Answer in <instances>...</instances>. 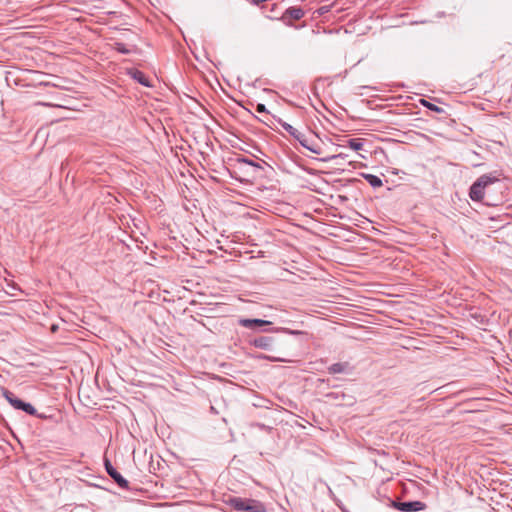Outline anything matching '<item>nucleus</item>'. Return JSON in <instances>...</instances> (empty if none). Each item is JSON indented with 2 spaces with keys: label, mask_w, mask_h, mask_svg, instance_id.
Returning a JSON list of instances; mask_svg holds the SVG:
<instances>
[{
  "label": "nucleus",
  "mask_w": 512,
  "mask_h": 512,
  "mask_svg": "<svg viewBox=\"0 0 512 512\" xmlns=\"http://www.w3.org/2000/svg\"><path fill=\"white\" fill-rule=\"evenodd\" d=\"M499 182V179L492 174H483L471 185L469 197L474 202H484L486 189Z\"/></svg>",
  "instance_id": "f257e3e1"
},
{
  "label": "nucleus",
  "mask_w": 512,
  "mask_h": 512,
  "mask_svg": "<svg viewBox=\"0 0 512 512\" xmlns=\"http://www.w3.org/2000/svg\"><path fill=\"white\" fill-rule=\"evenodd\" d=\"M279 123L287 133H289L301 144V146H303L304 148H306L307 150L311 151L314 154L321 153V147L312 138H309L305 133L299 131L298 129L294 128L292 125L285 121L280 120Z\"/></svg>",
  "instance_id": "f03ea898"
},
{
  "label": "nucleus",
  "mask_w": 512,
  "mask_h": 512,
  "mask_svg": "<svg viewBox=\"0 0 512 512\" xmlns=\"http://www.w3.org/2000/svg\"><path fill=\"white\" fill-rule=\"evenodd\" d=\"M392 506L402 512H417L422 511L426 508V504L422 501H407L397 502L393 501Z\"/></svg>",
  "instance_id": "7ed1b4c3"
},
{
  "label": "nucleus",
  "mask_w": 512,
  "mask_h": 512,
  "mask_svg": "<svg viewBox=\"0 0 512 512\" xmlns=\"http://www.w3.org/2000/svg\"><path fill=\"white\" fill-rule=\"evenodd\" d=\"M104 466L107 474L115 481V483L120 488H128V481L116 470V468L107 458L104 459Z\"/></svg>",
  "instance_id": "20e7f679"
},
{
  "label": "nucleus",
  "mask_w": 512,
  "mask_h": 512,
  "mask_svg": "<svg viewBox=\"0 0 512 512\" xmlns=\"http://www.w3.org/2000/svg\"><path fill=\"white\" fill-rule=\"evenodd\" d=\"M330 401H335L337 405H352L354 403L353 396L346 395L343 392H330L325 395Z\"/></svg>",
  "instance_id": "39448f33"
},
{
  "label": "nucleus",
  "mask_w": 512,
  "mask_h": 512,
  "mask_svg": "<svg viewBox=\"0 0 512 512\" xmlns=\"http://www.w3.org/2000/svg\"><path fill=\"white\" fill-rule=\"evenodd\" d=\"M304 16V10L300 7H290L282 15L285 23L291 25L293 21L300 20Z\"/></svg>",
  "instance_id": "423d86ee"
},
{
  "label": "nucleus",
  "mask_w": 512,
  "mask_h": 512,
  "mask_svg": "<svg viewBox=\"0 0 512 512\" xmlns=\"http://www.w3.org/2000/svg\"><path fill=\"white\" fill-rule=\"evenodd\" d=\"M329 374H346L353 373L354 367L349 362H337L330 365L328 368Z\"/></svg>",
  "instance_id": "0eeeda50"
},
{
  "label": "nucleus",
  "mask_w": 512,
  "mask_h": 512,
  "mask_svg": "<svg viewBox=\"0 0 512 512\" xmlns=\"http://www.w3.org/2000/svg\"><path fill=\"white\" fill-rule=\"evenodd\" d=\"M239 325L248 329H259L264 326H269L272 322L263 319H249V318H241L239 319Z\"/></svg>",
  "instance_id": "6e6552de"
},
{
  "label": "nucleus",
  "mask_w": 512,
  "mask_h": 512,
  "mask_svg": "<svg viewBox=\"0 0 512 512\" xmlns=\"http://www.w3.org/2000/svg\"><path fill=\"white\" fill-rule=\"evenodd\" d=\"M274 338L271 336H260L251 341V345L263 350H272Z\"/></svg>",
  "instance_id": "1a4fd4ad"
},
{
  "label": "nucleus",
  "mask_w": 512,
  "mask_h": 512,
  "mask_svg": "<svg viewBox=\"0 0 512 512\" xmlns=\"http://www.w3.org/2000/svg\"><path fill=\"white\" fill-rule=\"evenodd\" d=\"M2 396L13 406L15 409L20 410L24 401L15 397V395L9 390L2 388Z\"/></svg>",
  "instance_id": "9d476101"
},
{
  "label": "nucleus",
  "mask_w": 512,
  "mask_h": 512,
  "mask_svg": "<svg viewBox=\"0 0 512 512\" xmlns=\"http://www.w3.org/2000/svg\"><path fill=\"white\" fill-rule=\"evenodd\" d=\"M113 48L122 54H134L138 52V48L134 44H124L121 42H115Z\"/></svg>",
  "instance_id": "9b49d317"
},
{
  "label": "nucleus",
  "mask_w": 512,
  "mask_h": 512,
  "mask_svg": "<svg viewBox=\"0 0 512 512\" xmlns=\"http://www.w3.org/2000/svg\"><path fill=\"white\" fill-rule=\"evenodd\" d=\"M248 500L249 499H243V498H240V497H231L227 501V504L231 508H233L235 511L244 512L245 506H246Z\"/></svg>",
  "instance_id": "f8f14e48"
},
{
  "label": "nucleus",
  "mask_w": 512,
  "mask_h": 512,
  "mask_svg": "<svg viewBox=\"0 0 512 512\" xmlns=\"http://www.w3.org/2000/svg\"><path fill=\"white\" fill-rule=\"evenodd\" d=\"M244 512H266L264 505L257 500L249 499Z\"/></svg>",
  "instance_id": "ddd939ff"
},
{
  "label": "nucleus",
  "mask_w": 512,
  "mask_h": 512,
  "mask_svg": "<svg viewBox=\"0 0 512 512\" xmlns=\"http://www.w3.org/2000/svg\"><path fill=\"white\" fill-rule=\"evenodd\" d=\"M128 74L135 80H137L140 84L149 87L150 83L148 82L147 77L144 75L143 72L137 70V69H130L128 71Z\"/></svg>",
  "instance_id": "4468645a"
},
{
  "label": "nucleus",
  "mask_w": 512,
  "mask_h": 512,
  "mask_svg": "<svg viewBox=\"0 0 512 512\" xmlns=\"http://www.w3.org/2000/svg\"><path fill=\"white\" fill-rule=\"evenodd\" d=\"M362 177L373 187V188H379L383 185V182L380 177L369 174V173H362Z\"/></svg>",
  "instance_id": "2eb2a0df"
},
{
  "label": "nucleus",
  "mask_w": 512,
  "mask_h": 512,
  "mask_svg": "<svg viewBox=\"0 0 512 512\" xmlns=\"http://www.w3.org/2000/svg\"><path fill=\"white\" fill-rule=\"evenodd\" d=\"M420 103L423 107L433 111V112H436V113H444V109L429 102L428 100H425V99H421L420 100Z\"/></svg>",
  "instance_id": "dca6fc26"
},
{
  "label": "nucleus",
  "mask_w": 512,
  "mask_h": 512,
  "mask_svg": "<svg viewBox=\"0 0 512 512\" xmlns=\"http://www.w3.org/2000/svg\"><path fill=\"white\" fill-rule=\"evenodd\" d=\"M256 358L260 359V360H268V361H272V362H290V360H288L286 358L274 357V356L265 355V354H259L256 356Z\"/></svg>",
  "instance_id": "f3484780"
},
{
  "label": "nucleus",
  "mask_w": 512,
  "mask_h": 512,
  "mask_svg": "<svg viewBox=\"0 0 512 512\" xmlns=\"http://www.w3.org/2000/svg\"><path fill=\"white\" fill-rule=\"evenodd\" d=\"M263 331H265V332H269V331L283 332V333H287V334H291V335H301V334H303L302 331L291 330L289 328L263 329Z\"/></svg>",
  "instance_id": "a211bd4d"
},
{
  "label": "nucleus",
  "mask_w": 512,
  "mask_h": 512,
  "mask_svg": "<svg viewBox=\"0 0 512 512\" xmlns=\"http://www.w3.org/2000/svg\"><path fill=\"white\" fill-rule=\"evenodd\" d=\"M348 146L354 151H359L362 149L363 143L361 142V139H349Z\"/></svg>",
  "instance_id": "6ab92c4d"
},
{
  "label": "nucleus",
  "mask_w": 512,
  "mask_h": 512,
  "mask_svg": "<svg viewBox=\"0 0 512 512\" xmlns=\"http://www.w3.org/2000/svg\"><path fill=\"white\" fill-rule=\"evenodd\" d=\"M22 411H24L25 413L29 414V415H36V409L34 408L33 405H31L30 403H27V402H24L21 409Z\"/></svg>",
  "instance_id": "aec40b11"
},
{
  "label": "nucleus",
  "mask_w": 512,
  "mask_h": 512,
  "mask_svg": "<svg viewBox=\"0 0 512 512\" xmlns=\"http://www.w3.org/2000/svg\"><path fill=\"white\" fill-rule=\"evenodd\" d=\"M239 162H242L244 164H247V165H250V166H253L255 168H262L261 165L257 162H255L254 160H251L249 158H239L238 159Z\"/></svg>",
  "instance_id": "412c9836"
},
{
  "label": "nucleus",
  "mask_w": 512,
  "mask_h": 512,
  "mask_svg": "<svg viewBox=\"0 0 512 512\" xmlns=\"http://www.w3.org/2000/svg\"><path fill=\"white\" fill-rule=\"evenodd\" d=\"M317 11L320 15H323L330 11V6H328V5L321 6Z\"/></svg>",
  "instance_id": "4be33fe9"
},
{
  "label": "nucleus",
  "mask_w": 512,
  "mask_h": 512,
  "mask_svg": "<svg viewBox=\"0 0 512 512\" xmlns=\"http://www.w3.org/2000/svg\"><path fill=\"white\" fill-rule=\"evenodd\" d=\"M256 111L258 113H263V112H266V107L264 104H258L257 107H256Z\"/></svg>",
  "instance_id": "5701e85b"
},
{
  "label": "nucleus",
  "mask_w": 512,
  "mask_h": 512,
  "mask_svg": "<svg viewBox=\"0 0 512 512\" xmlns=\"http://www.w3.org/2000/svg\"><path fill=\"white\" fill-rule=\"evenodd\" d=\"M266 1L267 0H251V3L254 4V5H259V4L264 3Z\"/></svg>",
  "instance_id": "b1692460"
},
{
  "label": "nucleus",
  "mask_w": 512,
  "mask_h": 512,
  "mask_svg": "<svg viewBox=\"0 0 512 512\" xmlns=\"http://www.w3.org/2000/svg\"><path fill=\"white\" fill-rule=\"evenodd\" d=\"M35 416H36V417H38V418H40V419H46V418H47V416H46V415H44V414H42V413H38L37 411H36V415H35Z\"/></svg>",
  "instance_id": "393cba45"
},
{
  "label": "nucleus",
  "mask_w": 512,
  "mask_h": 512,
  "mask_svg": "<svg viewBox=\"0 0 512 512\" xmlns=\"http://www.w3.org/2000/svg\"><path fill=\"white\" fill-rule=\"evenodd\" d=\"M161 231H162V237H163L164 235H169V233H168V232H166V228H164V225H163V224H162Z\"/></svg>",
  "instance_id": "a878e982"
},
{
  "label": "nucleus",
  "mask_w": 512,
  "mask_h": 512,
  "mask_svg": "<svg viewBox=\"0 0 512 512\" xmlns=\"http://www.w3.org/2000/svg\"><path fill=\"white\" fill-rule=\"evenodd\" d=\"M340 156H341V155H333V156H331V157H329V158H327V159H324V161H328V160H331V159H335V158L340 157Z\"/></svg>",
  "instance_id": "bb28decb"
},
{
  "label": "nucleus",
  "mask_w": 512,
  "mask_h": 512,
  "mask_svg": "<svg viewBox=\"0 0 512 512\" xmlns=\"http://www.w3.org/2000/svg\"><path fill=\"white\" fill-rule=\"evenodd\" d=\"M258 427H260V429H265L266 426L264 424H257Z\"/></svg>",
  "instance_id": "cd10ccee"
},
{
  "label": "nucleus",
  "mask_w": 512,
  "mask_h": 512,
  "mask_svg": "<svg viewBox=\"0 0 512 512\" xmlns=\"http://www.w3.org/2000/svg\"><path fill=\"white\" fill-rule=\"evenodd\" d=\"M162 131L164 132L165 135H167V131L165 130L164 127H162Z\"/></svg>",
  "instance_id": "c85d7f7f"
},
{
  "label": "nucleus",
  "mask_w": 512,
  "mask_h": 512,
  "mask_svg": "<svg viewBox=\"0 0 512 512\" xmlns=\"http://www.w3.org/2000/svg\"><path fill=\"white\" fill-rule=\"evenodd\" d=\"M182 35H183V37H184V41H186V42H187V41H188V39L186 38L185 34H182Z\"/></svg>",
  "instance_id": "c756f323"
},
{
  "label": "nucleus",
  "mask_w": 512,
  "mask_h": 512,
  "mask_svg": "<svg viewBox=\"0 0 512 512\" xmlns=\"http://www.w3.org/2000/svg\"><path fill=\"white\" fill-rule=\"evenodd\" d=\"M156 464H157V466L159 467V466H160V461H158V460H157V461H156Z\"/></svg>",
  "instance_id": "7c9ffc66"
}]
</instances>
